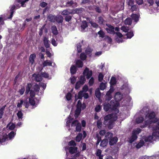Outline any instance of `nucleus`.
Instances as JSON below:
<instances>
[{
  "mask_svg": "<svg viewBox=\"0 0 159 159\" xmlns=\"http://www.w3.org/2000/svg\"><path fill=\"white\" fill-rule=\"evenodd\" d=\"M144 120V118L143 117H138L136 119V121L138 123H142Z\"/></svg>",
  "mask_w": 159,
  "mask_h": 159,
  "instance_id": "4c0bfd02",
  "label": "nucleus"
},
{
  "mask_svg": "<svg viewBox=\"0 0 159 159\" xmlns=\"http://www.w3.org/2000/svg\"><path fill=\"white\" fill-rule=\"evenodd\" d=\"M43 43L44 45L46 48H48L50 47V44L49 43L48 39L46 36H44L43 38Z\"/></svg>",
  "mask_w": 159,
  "mask_h": 159,
  "instance_id": "0eeeda50",
  "label": "nucleus"
},
{
  "mask_svg": "<svg viewBox=\"0 0 159 159\" xmlns=\"http://www.w3.org/2000/svg\"><path fill=\"white\" fill-rule=\"evenodd\" d=\"M104 21V19L102 16H99L98 17V22L100 24H102Z\"/></svg>",
  "mask_w": 159,
  "mask_h": 159,
  "instance_id": "6e6d98bb",
  "label": "nucleus"
},
{
  "mask_svg": "<svg viewBox=\"0 0 159 159\" xmlns=\"http://www.w3.org/2000/svg\"><path fill=\"white\" fill-rule=\"evenodd\" d=\"M78 123H79L78 120H75L72 122L71 126L72 127L76 126Z\"/></svg>",
  "mask_w": 159,
  "mask_h": 159,
  "instance_id": "680f3d73",
  "label": "nucleus"
},
{
  "mask_svg": "<svg viewBox=\"0 0 159 159\" xmlns=\"http://www.w3.org/2000/svg\"><path fill=\"white\" fill-rule=\"evenodd\" d=\"M82 46L80 43H78L77 45V50L78 53L81 52L82 51Z\"/></svg>",
  "mask_w": 159,
  "mask_h": 159,
  "instance_id": "58836bf2",
  "label": "nucleus"
},
{
  "mask_svg": "<svg viewBox=\"0 0 159 159\" xmlns=\"http://www.w3.org/2000/svg\"><path fill=\"white\" fill-rule=\"evenodd\" d=\"M40 74L42 77H43L44 78H48L49 77V74L46 72H42L40 73Z\"/></svg>",
  "mask_w": 159,
  "mask_h": 159,
  "instance_id": "c03bdc74",
  "label": "nucleus"
},
{
  "mask_svg": "<svg viewBox=\"0 0 159 159\" xmlns=\"http://www.w3.org/2000/svg\"><path fill=\"white\" fill-rule=\"evenodd\" d=\"M82 104L81 101L80 100H79L78 101L76 105V108L78 109H81Z\"/></svg>",
  "mask_w": 159,
  "mask_h": 159,
  "instance_id": "4d7b16f0",
  "label": "nucleus"
},
{
  "mask_svg": "<svg viewBox=\"0 0 159 159\" xmlns=\"http://www.w3.org/2000/svg\"><path fill=\"white\" fill-rule=\"evenodd\" d=\"M98 34L99 35V37H101L102 38L105 37V33L102 30H101L98 32Z\"/></svg>",
  "mask_w": 159,
  "mask_h": 159,
  "instance_id": "f704fd0d",
  "label": "nucleus"
},
{
  "mask_svg": "<svg viewBox=\"0 0 159 159\" xmlns=\"http://www.w3.org/2000/svg\"><path fill=\"white\" fill-rule=\"evenodd\" d=\"M112 116V114H108L106 115L104 117L103 124L107 126L108 128L110 129L113 127L114 122L116 121L114 120V119L111 117V116Z\"/></svg>",
  "mask_w": 159,
  "mask_h": 159,
  "instance_id": "f257e3e1",
  "label": "nucleus"
},
{
  "mask_svg": "<svg viewBox=\"0 0 159 159\" xmlns=\"http://www.w3.org/2000/svg\"><path fill=\"white\" fill-rule=\"evenodd\" d=\"M15 8L16 6L14 5H12L10 9V11H11L10 15V16L8 17V19H11L12 18L14 13V11L15 9Z\"/></svg>",
  "mask_w": 159,
  "mask_h": 159,
  "instance_id": "a211bd4d",
  "label": "nucleus"
},
{
  "mask_svg": "<svg viewBox=\"0 0 159 159\" xmlns=\"http://www.w3.org/2000/svg\"><path fill=\"white\" fill-rule=\"evenodd\" d=\"M69 145L70 146H75L76 145V143L74 140H71L69 142Z\"/></svg>",
  "mask_w": 159,
  "mask_h": 159,
  "instance_id": "774afa93",
  "label": "nucleus"
},
{
  "mask_svg": "<svg viewBox=\"0 0 159 159\" xmlns=\"http://www.w3.org/2000/svg\"><path fill=\"white\" fill-rule=\"evenodd\" d=\"M86 81V79L84 76H81L80 78V80L79 81L81 84H83Z\"/></svg>",
  "mask_w": 159,
  "mask_h": 159,
  "instance_id": "e433bc0d",
  "label": "nucleus"
},
{
  "mask_svg": "<svg viewBox=\"0 0 159 159\" xmlns=\"http://www.w3.org/2000/svg\"><path fill=\"white\" fill-rule=\"evenodd\" d=\"M6 106V105H5L0 108V119L2 117L4 113V111Z\"/></svg>",
  "mask_w": 159,
  "mask_h": 159,
  "instance_id": "393cba45",
  "label": "nucleus"
},
{
  "mask_svg": "<svg viewBox=\"0 0 159 159\" xmlns=\"http://www.w3.org/2000/svg\"><path fill=\"white\" fill-rule=\"evenodd\" d=\"M113 113L110 114H112V116H111V117H112L114 119V120H116L118 119V117L117 116V114L119 112V110L117 109L114 110Z\"/></svg>",
  "mask_w": 159,
  "mask_h": 159,
  "instance_id": "4468645a",
  "label": "nucleus"
},
{
  "mask_svg": "<svg viewBox=\"0 0 159 159\" xmlns=\"http://www.w3.org/2000/svg\"><path fill=\"white\" fill-rule=\"evenodd\" d=\"M87 58V56L86 54L84 52H82L80 56V58L83 61L85 60Z\"/></svg>",
  "mask_w": 159,
  "mask_h": 159,
  "instance_id": "c9c22d12",
  "label": "nucleus"
},
{
  "mask_svg": "<svg viewBox=\"0 0 159 159\" xmlns=\"http://www.w3.org/2000/svg\"><path fill=\"white\" fill-rule=\"evenodd\" d=\"M155 131L152 133V136L156 137H158L159 136V132L157 130H154Z\"/></svg>",
  "mask_w": 159,
  "mask_h": 159,
  "instance_id": "8fccbe9b",
  "label": "nucleus"
},
{
  "mask_svg": "<svg viewBox=\"0 0 159 159\" xmlns=\"http://www.w3.org/2000/svg\"><path fill=\"white\" fill-rule=\"evenodd\" d=\"M71 94L70 93L68 92L66 94V97L67 101H70L71 99Z\"/></svg>",
  "mask_w": 159,
  "mask_h": 159,
  "instance_id": "5fc2aeb1",
  "label": "nucleus"
},
{
  "mask_svg": "<svg viewBox=\"0 0 159 159\" xmlns=\"http://www.w3.org/2000/svg\"><path fill=\"white\" fill-rule=\"evenodd\" d=\"M32 86V85L31 83H29L27 84L26 87V90L25 91V93L26 94H28L30 92L31 90L30 89Z\"/></svg>",
  "mask_w": 159,
  "mask_h": 159,
  "instance_id": "f3484780",
  "label": "nucleus"
},
{
  "mask_svg": "<svg viewBox=\"0 0 159 159\" xmlns=\"http://www.w3.org/2000/svg\"><path fill=\"white\" fill-rule=\"evenodd\" d=\"M81 84L79 81L77 82L75 84V89H78L80 87Z\"/></svg>",
  "mask_w": 159,
  "mask_h": 159,
  "instance_id": "338daca9",
  "label": "nucleus"
},
{
  "mask_svg": "<svg viewBox=\"0 0 159 159\" xmlns=\"http://www.w3.org/2000/svg\"><path fill=\"white\" fill-rule=\"evenodd\" d=\"M7 135L6 134L3 135L1 137H0L1 143L5 142L7 139Z\"/></svg>",
  "mask_w": 159,
  "mask_h": 159,
  "instance_id": "c85d7f7f",
  "label": "nucleus"
},
{
  "mask_svg": "<svg viewBox=\"0 0 159 159\" xmlns=\"http://www.w3.org/2000/svg\"><path fill=\"white\" fill-rule=\"evenodd\" d=\"M29 102L32 106H34L36 103L35 101L33 98H29Z\"/></svg>",
  "mask_w": 159,
  "mask_h": 159,
  "instance_id": "79ce46f5",
  "label": "nucleus"
},
{
  "mask_svg": "<svg viewBox=\"0 0 159 159\" xmlns=\"http://www.w3.org/2000/svg\"><path fill=\"white\" fill-rule=\"evenodd\" d=\"M36 57V55L35 54H31L29 58V61L30 63H31L32 65L34 62V59Z\"/></svg>",
  "mask_w": 159,
  "mask_h": 159,
  "instance_id": "6e6552de",
  "label": "nucleus"
},
{
  "mask_svg": "<svg viewBox=\"0 0 159 159\" xmlns=\"http://www.w3.org/2000/svg\"><path fill=\"white\" fill-rule=\"evenodd\" d=\"M92 51L93 50L90 48H87L85 51L86 55H88L89 57H91Z\"/></svg>",
  "mask_w": 159,
  "mask_h": 159,
  "instance_id": "cd10ccee",
  "label": "nucleus"
},
{
  "mask_svg": "<svg viewBox=\"0 0 159 159\" xmlns=\"http://www.w3.org/2000/svg\"><path fill=\"white\" fill-rule=\"evenodd\" d=\"M81 111V109L76 108L74 116L75 119L78 118L79 116L80 115Z\"/></svg>",
  "mask_w": 159,
  "mask_h": 159,
  "instance_id": "412c9836",
  "label": "nucleus"
},
{
  "mask_svg": "<svg viewBox=\"0 0 159 159\" xmlns=\"http://www.w3.org/2000/svg\"><path fill=\"white\" fill-rule=\"evenodd\" d=\"M105 137L107 139L108 142L110 146H113L117 142L118 139L116 137H113V134L110 132H107Z\"/></svg>",
  "mask_w": 159,
  "mask_h": 159,
  "instance_id": "f03ea898",
  "label": "nucleus"
},
{
  "mask_svg": "<svg viewBox=\"0 0 159 159\" xmlns=\"http://www.w3.org/2000/svg\"><path fill=\"white\" fill-rule=\"evenodd\" d=\"M127 39H131L134 35L133 32L132 31L128 32L126 34Z\"/></svg>",
  "mask_w": 159,
  "mask_h": 159,
  "instance_id": "72a5a7b5",
  "label": "nucleus"
},
{
  "mask_svg": "<svg viewBox=\"0 0 159 159\" xmlns=\"http://www.w3.org/2000/svg\"><path fill=\"white\" fill-rule=\"evenodd\" d=\"M81 126L80 123H78L76 126V130L78 132H80L81 130Z\"/></svg>",
  "mask_w": 159,
  "mask_h": 159,
  "instance_id": "a19ab883",
  "label": "nucleus"
},
{
  "mask_svg": "<svg viewBox=\"0 0 159 159\" xmlns=\"http://www.w3.org/2000/svg\"><path fill=\"white\" fill-rule=\"evenodd\" d=\"M108 142L107 139L105 138V139H103L101 141L100 145L102 147H105L107 146Z\"/></svg>",
  "mask_w": 159,
  "mask_h": 159,
  "instance_id": "9b49d317",
  "label": "nucleus"
},
{
  "mask_svg": "<svg viewBox=\"0 0 159 159\" xmlns=\"http://www.w3.org/2000/svg\"><path fill=\"white\" fill-rule=\"evenodd\" d=\"M106 87L105 84L103 82H102L100 84L99 89L101 90H103L106 89Z\"/></svg>",
  "mask_w": 159,
  "mask_h": 159,
  "instance_id": "37998d69",
  "label": "nucleus"
},
{
  "mask_svg": "<svg viewBox=\"0 0 159 159\" xmlns=\"http://www.w3.org/2000/svg\"><path fill=\"white\" fill-rule=\"evenodd\" d=\"M95 94L96 97L98 98H100L101 96V92L99 88L96 89L95 90Z\"/></svg>",
  "mask_w": 159,
  "mask_h": 159,
  "instance_id": "5701e85b",
  "label": "nucleus"
},
{
  "mask_svg": "<svg viewBox=\"0 0 159 159\" xmlns=\"http://www.w3.org/2000/svg\"><path fill=\"white\" fill-rule=\"evenodd\" d=\"M16 133H15L13 131H11L8 134V138L9 139H13L15 136V135Z\"/></svg>",
  "mask_w": 159,
  "mask_h": 159,
  "instance_id": "c756f323",
  "label": "nucleus"
},
{
  "mask_svg": "<svg viewBox=\"0 0 159 159\" xmlns=\"http://www.w3.org/2000/svg\"><path fill=\"white\" fill-rule=\"evenodd\" d=\"M71 18L72 16H71L67 15L66 16L65 19L66 21L69 22L71 20Z\"/></svg>",
  "mask_w": 159,
  "mask_h": 159,
  "instance_id": "13d9d810",
  "label": "nucleus"
},
{
  "mask_svg": "<svg viewBox=\"0 0 159 159\" xmlns=\"http://www.w3.org/2000/svg\"><path fill=\"white\" fill-rule=\"evenodd\" d=\"M110 82L111 84H115L116 83V78L115 77H112L111 79Z\"/></svg>",
  "mask_w": 159,
  "mask_h": 159,
  "instance_id": "e2e57ef3",
  "label": "nucleus"
},
{
  "mask_svg": "<svg viewBox=\"0 0 159 159\" xmlns=\"http://www.w3.org/2000/svg\"><path fill=\"white\" fill-rule=\"evenodd\" d=\"M69 152L71 154H73L77 152L78 148L77 147H70L69 148Z\"/></svg>",
  "mask_w": 159,
  "mask_h": 159,
  "instance_id": "1a4fd4ad",
  "label": "nucleus"
},
{
  "mask_svg": "<svg viewBox=\"0 0 159 159\" xmlns=\"http://www.w3.org/2000/svg\"><path fill=\"white\" fill-rule=\"evenodd\" d=\"M138 6L137 5H134V4L131 6L130 10L133 12L134 11H137L138 10Z\"/></svg>",
  "mask_w": 159,
  "mask_h": 159,
  "instance_id": "a878e982",
  "label": "nucleus"
},
{
  "mask_svg": "<svg viewBox=\"0 0 159 159\" xmlns=\"http://www.w3.org/2000/svg\"><path fill=\"white\" fill-rule=\"evenodd\" d=\"M106 25L108 27L107 28L105 29L107 32L111 34H115V32L114 30L115 29L114 27L109 24H106Z\"/></svg>",
  "mask_w": 159,
  "mask_h": 159,
  "instance_id": "39448f33",
  "label": "nucleus"
},
{
  "mask_svg": "<svg viewBox=\"0 0 159 159\" xmlns=\"http://www.w3.org/2000/svg\"><path fill=\"white\" fill-rule=\"evenodd\" d=\"M32 76L33 77H34L35 80L37 82H40L42 80V76H41V74H34L32 75Z\"/></svg>",
  "mask_w": 159,
  "mask_h": 159,
  "instance_id": "423d86ee",
  "label": "nucleus"
},
{
  "mask_svg": "<svg viewBox=\"0 0 159 159\" xmlns=\"http://www.w3.org/2000/svg\"><path fill=\"white\" fill-rule=\"evenodd\" d=\"M25 91V88L24 87H23L20 89L19 90V92L20 94L22 95Z\"/></svg>",
  "mask_w": 159,
  "mask_h": 159,
  "instance_id": "052dcab7",
  "label": "nucleus"
},
{
  "mask_svg": "<svg viewBox=\"0 0 159 159\" xmlns=\"http://www.w3.org/2000/svg\"><path fill=\"white\" fill-rule=\"evenodd\" d=\"M137 135L132 132V135L129 140V142L130 143H132L137 139Z\"/></svg>",
  "mask_w": 159,
  "mask_h": 159,
  "instance_id": "aec40b11",
  "label": "nucleus"
},
{
  "mask_svg": "<svg viewBox=\"0 0 159 159\" xmlns=\"http://www.w3.org/2000/svg\"><path fill=\"white\" fill-rule=\"evenodd\" d=\"M103 109L106 111L107 112L111 108V105L108 102H105L103 104Z\"/></svg>",
  "mask_w": 159,
  "mask_h": 159,
  "instance_id": "2eb2a0df",
  "label": "nucleus"
},
{
  "mask_svg": "<svg viewBox=\"0 0 159 159\" xmlns=\"http://www.w3.org/2000/svg\"><path fill=\"white\" fill-rule=\"evenodd\" d=\"M43 65L44 67L48 66H52V62L50 61H48L47 60L44 61L43 63Z\"/></svg>",
  "mask_w": 159,
  "mask_h": 159,
  "instance_id": "473e14b6",
  "label": "nucleus"
},
{
  "mask_svg": "<svg viewBox=\"0 0 159 159\" xmlns=\"http://www.w3.org/2000/svg\"><path fill=\"white\" fill-rule=\"evenodd\" d=\"M73 119V118H71L70 117H68V120L66 121V125L67 126H70L71 121Z\"/></svg>",
  "mask_w": 159,
  "mask_h": 159,
  "instance_id": "0e129e2a",
  "label": "nucleus"
},
{
  "mask_svg": "<svg viewBox=\"0 0 159 159\" xmlns=\"http://www.w3.org/2000/svg\"><path fill=\"white\" fill-rule=\"evenodd\" d=\"M83 134L81 133H79L77 135L75 138V140L77 142H80L82 139Z\"/></svg>",
  "mask_w": 159,
  "mask_h": 159,
  "instance_id": "bb28decb",
  "label": "nucleus"
},
{
  "mask_svg": "<svg viewBox=\"0 0 159 159\" xmlns=\"http://www.w3.org/2000/svg\"><path fill=\"white\" fill-rule=\"evenodd\" d=\"M132 20L131 18L128 17L124 21L125 24L126 25H130L132 23Z\"/></svg>",
  "mask_w": 159,
  "mask_h": 159,
  "instance_id": "b1692460",
  "label": "nucleus"
},
{
  "mask_svg": "<svg viewBox=\"0 0 159 159\" xmlns=\"http://www.w3.org/2000/svg\"><path fill=\"white\" fill-rule=\"evenodd\" d=\"M83 63L82 61L80 60H77L76 62V66L78 68H82L83 66Z\"/></svg>",
  "mask_w": 159,
  "mask_h": 159,
  "instance_id": "dca6fc26",
  "label": "nucleus"
},
{
  "mask_svg": "<svg viewBox=\"0 0 159 159\" xmlns=\"http://www.w3.org/2000/svg\"><path fill=\"white\" fill-rule=\"evenodd\" d=\"M104 39L107 40V43L110 44L111 43L112 41V39L108 35H106L105 36Z\"/></svg>",
  "mask_w": 159,
  "mask_h": 159,
  "instance_id": "ea45409f",
  "label": "nucleus"
},
{
  "mask_svg": "<svg viewBox=\"0 0 159 159\" xmlns=\"http://www.w3.org/2000/svg\"><path fill=\"white\" fill-rule=\"evenodd\" d=\"M156 114L155 112L154 111H152L148 113V117L149 119H151L154 118Z\"/></svg>",
  "mask_w": 159,
  "mask_h": 159,
  "instance_id": "2f4dec72",
  "label": "nucleus"
},
{
  "mask_svg": "<svg viewBox=\"0 0 159 159\" xmlns=\"http://www.w3.org/2000/svg\"><path fill=\"white\" fill-rule=\"evenodd\" d=\"M104 75L102 73H99L98 75V80L99 82H101L103 80Z\"/></svg>",
  "mask_w": 159,
  "mask_h": 159,
  "instance_id": "de8ad7c7",
  "label": "nucleus"
},
{
  "mask_svg": "<svg viewBox=\"0 0 159 159\" xmlns=\"http://www.w3.org/2000/svg\"><path fill=\"white\" fill-rule=\"evenodd\" d=\"M139 15L133 13L131 15V17L132 19L134 20L136 23L138 22L139 20Z\"/></svg>",
  "mask_w": 159,
  "mask_h": 159,
  "instance_id": "f8f14e48",
  "label": "nucleus"
},
{
  "mask_svg": "<svg viewBox=\"0 0 159 159\" xmlns=\"http://www.w3.org/2000/svg\"><path fill=\"white\" fill-rule=\"evenodd\" d=\"M141 131V130L140 128H137L136 129L134 130L132 132L134 133V134H136L137 135V134L140 133Z\"/></svg>",
  "mask_w": 159,
  "mask_h": 159,
  "instance_id": "a18cd8bd",
  "label": "nucleus"
},
{
  "mask_svg": "<svg viewBox=\"0 0 159 159\" xmlns=\"http://www.w3.org/2000/svg\"><path fill=\"white\" fill-rule=\"evenodd\" d=\"M56 16L52 14H49L47 17L48 20L51 22H55L56 21Z\"/></svg>",
  "mask_w": 159,
  "mask_h": 159,
  "instance_id": "9d476101",
  "label": "nucleus"
},
{
  "mask_svg": "<svg viewBox=\"0 0 159 159\" xmlns=\"http://www.w3.org/2000/svg\"><path fill=\"white\" fill-rule=\"evenodd\" d=\"M83 91H80L78 93V97L79 99H81L82 98L83 96Z\"/></svg>",
  "mask_w": 159,
  "mask_h": 159,
  "instance_id": "69168bd1",
  "label": "nucleus"
},
{
  "mask_svg": "<svg viewBox=\"0 0 159 159\" xmlns=\"http://www.w3.org/2000/svg\"><path fill=\"white\" fill-rule=\"evenodd\" d=\"M101 110V108L100 105H97L95 108V111L96 112H98L100 111Z\"/></svg>",
  "mask_w": 159,
  "mask_h": 159,
  "instance_id": "864d4df0",
  "label": "nucleus"
},
{
  "mask_svg": "<svg viewBox=\"0 0 159 159\" xmlns=\"http://www.w3.org/2000/svg\"><path fill=\"white\" fill-rule=\"evenodd\" d=\"M94 83V79L93 77L91 78L89 81V83L90 86H92Z\"/></svg>",
  "mask_w": 159,
  "mask_h": 159,
  "instance_id": "bf43d9fd",
  "label": "nucleus"
},
{
  "mask_svg": "<svg viewBox=\"0 0 159 159\" xmlns=\"http://www.w3.org/2000/svg\"><path fill=\"white\" fill-rule=\"evenodd\" d=\"M23 115V113L21 111H19L17 113V115L19 119H22Z\"/></svg>",
  "mask_w": 159,
  "mask_h": 159,
  "instance_id": "603ef678",
  "label": "nucleus"
},
{
  "mask_svg": "<svg viewBox=\"0 0 159 159\" xmlns=\"http://www.w3.org/2000/svg\"><path fill=\"white\" fill-rule=\"evenodd\" d=\"M97 125L98 129H101L102 128V122L101 119L97 120Z\"/></svg>",
  "mask_w": 159,
  "mask_h": 159,
  "instance_id": "7c9ffc66",
  "label": "nucleus"
},
{
  "mask_svg": "<svg viewBox=\"0 0 159 159\" xmlns=\"http://www.w3.org/2000/svg\"><path fill=\"white\" fill-rule=\"evenodd\" d=\"M83 74L86 76V78L87 79H89L92 76L93 72L92 70H89V69L88 67H86L84 70Z\"/></svg>",
  "mask_w": 159,
  "mask_h": 159,
  "instance_id": "20e7f679",
  "label": "nucleus"
},
{
  "mask_svg": "<svg viewBox=\"0 0 159 159\" xmlns=\"http://www.w3.org/2000/svg\"><path fill=\"white\" fill-rule=\"evenodd\" d=\"M90 23L91 24L92 26L93 27L97 28L99 27L98 25L95 22H93L92 21H90Z\"/></svg>",
  "mask_w": 159,
  "mask_h": 159,
  "instance_id": "3c124183",
  "label": "nucleus"
},
{
  "mask_svg": "<svg viewBox=\"0 0 159 159\" xmlns=\"http://www.w3.org/2000/svg\"><path fill=\"white\" fill-rule=\"evenodd\" d=\"M51 30L52 33L54 35H56L58 34V32L57 27L55 25L52 26L51 27Z\"/></svg>",
  "mask_w": 159,
  "mask_h": 159,
  "instance_id": "4be33fe9",
  "label": "nucleus"
},
{
  "mask_svg": "<svg viewBox=\"0 0 159 159\" xmlns=\"http://www.w3.org/2000/svg\"><path fill=\"white\" fill-rule=\"evenodd\" d=\"M77 70L76 67L74 65H72L70 68V72L72 75H74L76 72Z\"/></svg>",
  "mask_w": 159,
  "mask_h": 159,
  "instance_id": "6ab92c4d",
  "label": "nucleus"
},
{
  "mask_svg": "<svg viewBox=\"0 0 159 159\" xmlns=\"http://www.w3.org/2000/svg\"><path fill=\"white\" fill-rule=\"evenodd\" d=\"M114 91V89L113 87H111L109 91H108L105 96V100L106 101L108 102L110 101L112 98V93Z\"/></svg>",
  "mask_w": 159,
  "mask_h": 159,
  "instance_id": "7ed1b4c3",
  "label": "nucleus"
},
{
  "mask_svg": "<svg viewBox=\"0 0 159 159\" xmlns=\"http://www.w3.org/2000/svg\"><path fill=\"white\" fill-rule=\"evenodd\" d=\"M88 26L87 22L86 21H84L81 25V27L83 29H85Z\"/></svg>",
  "mask_w": 159,
  "mask_h": 159,
  "instance_id": "49530a36",
  "label": "nucleus"
},
{
  "mask_svg": "<svg viewBox=\"0 0 159 159\" xmlns=\"http://www.w3.org/2000/svg\"><path fill=\"white\" fill-rule=\"evenodd\" d=\"M126 2L128 5L130 6L134 5V0H126Z\"/></svg>",
  "mask_w": 159,
  "mask_h": 159,
  "instance_id": "09e8293b",
  "label": "nucleus"
},
{
  "mask_svg": "<svg viewBox=\"0 0 159 159\" xmlns=\"http://www.w3.org/2000/svg\"><path fill=\"white\" fill-rule=\"evenodd\" d=\"M56 21L59 24H61L62 23L63 18L61 15H58L56 16Z\"/></svg>",
  "mask_w": 159,
  "mask_h": 159,
  "instance_id": "ddd939ff",
  "label": "nucleus"
}]
</instances>
